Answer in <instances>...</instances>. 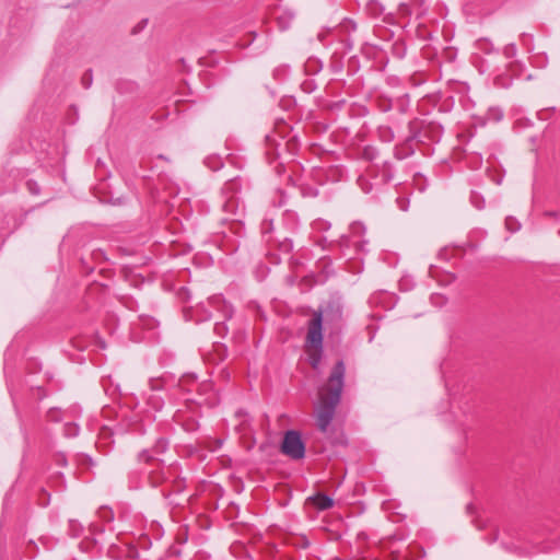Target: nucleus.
<instances>
[{
    "mask_svg": "<svg viewBox=\"0 0 560 560\" xmlns=\"http://www.w3.org/2000/svg\"><path fill=\"white\" fill-rule=\"evenodd\" d=\"M482 155L477 152H472L466 155L467 166L471 170H479L482 165Z\"/></svg>",
    "mask_w": 560,
    "mask_h": 560,
    "instance_id": "obj_29",
    "label": "nucleus"
},
{
    "mask_svg": "<svg viewBox=\"0 0 560 560\" xmlns=\"http://www.w3.org/2000/svg\"><path fill=\"white\" fill-rule=\"evenodd\" d=\"M93 83V71L92 69H88L81 78V84L84 89H90Z\"/></svg>",
    "mask_w": 560,
    "mask_h": 560,
    "instance_id": "obj_51",
    "label": "nucleus"
},
{
    "mask_svg": "<svg viewBox=\"0 0 560 560\" xmlns=\"http://www.w3.org/2000/svg\"><path fill=\"white\" fill-rule=\"evenodd\" d=\"M346 365L343 360H338L328 377L327 397L320 405L336 409L341 400V394L345 386Z\"/></svg>",
    "mask_w": 560,
    "mask_h": 560,
    "instance_id": "obj_5",
    "label": "nucleus"
},
{
    "mask_svg": "<svg viewBox=\"0 0 560 560\" xmlns=\"http://www.w3.org/2000/svg\"><path fill=\"white\" fill-rule=\"evenodd\" d=\"M28 144L19 141L18 143H13L10 148V158L4 164L3 173L7 175V178L2 179L3 182V190H16L18 182L24 179L27 176L28 168L26 167L23 160L30 155L27 149Z\"/></svg>",
    "mask_w": 560,
    "mask_h": 560,
    "instance_id": "obj_3",
    "label": "nucleus"
},
{
    "mask_svg": "<svg viewBox=\"0 0 560 560\" xmlns=\"http://www.w3.org/2000/svg\"><path fill=\"white\" fill-rule=\"evenodd\" d=\"M10 228H12V220L5 219V214L2 218L0 230L5 231L7 234H1L0 237L2 238L1 245L5 242V238L11 234Z\"/></svg>",
    "mask_w": 560,
    "mask_h": 560,
    "instance_id": "obj_49",
    "label": "nucleus"
},
{
    "mask_svg": "<svg viewBox=\"0 0 560 560\" xmlns=\"http://www.w3.org/2000/svg\"><path fill=\"white\" fill-rule=\"evenodd\" d=\"M290 72V66L289 65H280L272 71V77L275 80L282 82L287 79Z\"/></svg>",
    "mask_w": 560,
    "mask_h": 560,
    "instance_id": "obj_34",
    "label": "nucleus"
},
{
    "mask_svg": "<svg viewBox=\"0 0 560 560\" xmlns=\"http://www.w3.org/2000/svg\"><path fill=\"white\" fill-rule=\"evenodd\" d=\"M292 131V128L283 120L279 119L275 122L272 133L265 137V154L268 163L271 165L280 158L279 147L280 140H283Z\"/></svg>",
    "mask_w": 560,
    "mask_h": 560,
    "instance_id": "obj_6",
    "label": "nucleus"
},
{
    "mask_svg": "<svg viewBox=\"0 0 560 560\" xmlns=\"http://www.w3.org/2000/svg\"><path fill=\"white\" fill-rule=\"evenodd\" d=\"M208 304L210 307L214 308L217 312H219L223 318V320L215 322L213 331L214 334L220 337L224 338L226 337L229 332V327L226 325V320L231 319L234 314L233 306L228 303L221 295H213L208 300Z\"/></svg>",
    "mask_w": 560,
    "mask_h": 560,
    "instance_id": "obj_9",
    "label": "nucleus"
},
{
    "mask_svg": "<svg viewBox=\"0 0 560 560\" xmlns=\"http://www.w3.org/2000/svg\"><path fill=\"white\" fill-rule=\"evenodd\" d=\"M139 477V474L133 471V472H130L129 474V487L130 488H135V489H139L141 488L142 486L137 481V478Z\"/></svg>",
    "mask_w": 560,
    "mask_h": 560,
    "instance_id": "obj_62",
    "label": "nucleus"
},
{
    "mask_svg": "<svg viewBox=\"0 0 560 560\" xmlns=\"http://www.w3.org/2000/svg\"><path fill=\"white\" fill-rule=\"evenodd\" d=\"M212 318L211 311L203 304H200L199 307L196 310V317L194 320L199 324L202 322L210 320Z\"/></svg>",
    "mask_w": 560,
    "mask_h": 560,
    "instance_id": "obj_30",
    "label": "nucleus"
},
{
    "mask_svg": "<svg viewBox=\"0 0 560 560\" xmlns=\"http://www.w3.org/2000/svg\"><path fill=\"white\" fill-rule=\"evenodd\" d=\"M377 137L382 142L389 143L395 139V132L389 126H380L377 128Z\"/></svg>",
    "mask_w": 560,
    "mask_h": 560,
    "instance_id": "obj_26",
    "label": "nucleus"
},
{
    "mask_svg": "<svg viewBox=\"0 0 560 560\" xmlns=\"http://www.w3.org/2000/svg\"><path fill=\"white\" fill-rule=\"evenodd\" d=\"M147 25H148V19H143L136 26H133L131 33L135 35L139 34L140 32H142L145 28Z\"/></svg>",
    "mask_w": 560,
    "mask_h": 560,
    "instance_id": "obj_64",
    "label": "nucleus"
},
{
    "mask_svg": "<svg viewBox=\"0 0 560 560\" xmlns=\"http://www.w3.org/2000/svg\"><path fill=\"white\" fill-rule=\"evenodd\" d=\"M360 68V65H359V58L357 56H352L349 60H348V74H354L358 72Z\"/></svg>",
    "mask_w": 560,
    "mask_h": 560,
    "instance_id": "obj_52",
    "label": "nucleus"
},
{
    "mask_svg": "<svg viewBox=\"0 0 560 560\" xmlns=\"http://www.w3.org/2000/svg\"><path fill=\"white\" fill-rule=\"evenodd\" d=\"M278 247L282 253H290L293 249V242L288 236L277 237Z\"/></svg>",
    "mask_w": 560,
    "mask_h": 560,
    "instance_id": "obj_38",
    "label": "nucleus"
},
{
    "mask_svg": "<svg viewBox=\"0 0 560 560\" xmlns=\"http://www.w3.org/2000/svg\"><path fill=\"white\" fill-rule=\"evenodd\" d=\"M442 58L447 62H453L456 58V50L454 48H445L442 52Z\"/></svg>",
    "mask_w": 560,
    "mask_h": 560,
    "instance_id": "obj_56",
    "label": "nucleus"
},
{
    "mask_svg": "<svg viewBox=\"0 0 560 560\" xmlns=\"http://www.w3.org/2000/svg\"><path fill=\"white\" fill-rule=\"evenodd\" d=\"M229 232L237 237H243L245 235L244 223L240 219H231L229 223Z\"/></svg>",
    "mask_w": 560,
    "mask_h": 560,
    "instance_id": "obj_27",
    "label": "nucleus"
},
{
    "mask_svg": "<svg viewBox=\"0 0 560 560\" xmlns=\"http://www.w3.org/2000/svg\"><path fill=\"white\" fill-rule=\"evenodd\" d=\"M257 34L256 32H248L242 39H241V46L243 48L249 47L254 40L256 39Z\"/></svg>",
    "mask_w": 560,
    "mask_h": 560,
    "instance_id": "obj_53",
    "label": "nucleus"
},
{
    "mask_svg": "<svg viewBox=\"0 0 560 560\" xmlns=\"http://www.w3.org/2000/svg\"><path fill=\"white\" fill-rule=\"evenodd\" d=\"M475 510H476V506L474 503H469L467 505V512L471 515H474L471 522L475 524V526L477 527V529L479 530H482L487 527V524H488V521L487 520H481L479 515H475Z\"/></svg>",
    "mask_w": 560,
    "mask_h": 560,
    "instance_id": "obj_31",
    "label": "nucleus"
},
{
    "mask_svg": "<svg viewBox=\"0 0 560 560\" xmlns=\"http://www.w3.org/2000/svg\"><path fill=\"white\" fill-rule=\"evenodd\" d=\"M431 302L435 306L442 307L443 305L446 304L447 299L444 295H442V294H432L431 295Z\"/></svg>",
    "mask_w": 560,
    "mask_h": 560,
    "instance_id": "obj_58",
    "label": "nucleus"
},
{
    "mask_svg": "<svg viewBox=\"0 0 560 560\" xmlns=\"http://www.w3.org/2000/svg\"><path fill=\"white\" fill-rule=\"evenodd\" d=\"M168 440L166 438H159L151 448H144L138 453V462L144 464H163L164 460L158 458V455L165 453L168 448Z\"/></svg>",
    "mask_w": 560,
    "mask_h": 560,
    "instance_id": "obj_11",
    "label": "nucleus"
},
{
    "mask_svg": "<svg viewBox=\"0 0 560 560\" xmlns=\"http://www.w3.org/2000/svg\"><path fill=\"white\" fill-rule=\"evenodd\" d=\"M107 260L108 258L106 253L102 248H94L89 253L88 256L82 255L79 258L80 271L88 276L93 272L96 265H101Z\"/></svg>",
    "mask_w": 560,
    "mask_h": 560,
    "instance_id": "obj_14",
    "label": "nucleus"
},
{
    "mask_svg": "<svg viewBox=\"0 0 560 560\" xmlns=\"http://www.w3.org/2000/svg\"><path fill=\"white\" fill-rule=\"evenodd\" d=\"M97 514L104 522H112L114 520V512L108 506H101L97 511Z\"/></svg>",
    "mask_w": 560,
    "mask_h": 560,
    "instance_id": "obj_47",
    "label": "nucleus"
},
{
    "mask_svg": "<svg viewBox=\"0 0 560 560\" xmlns=\"http://www.w3.org/2000/svg\"><path fill=\"white\" fill-rule=\"evenodd\" d=\"M342 68H343V62H342L341 58H335V56H334L331 63H330L331 71L335 73H338L342 70Z\"/></svg>",
    "mask_w": 560,
    "mask_h": 560,
    "instance_id": "obj_59",
    "label": "nucleus"
},
{
    "mask_svg": "<svg viewBox=\"0 0 560 560\" xmlns=\"http://www.w3.org/2000/svg\"><path fill=\"white\" fill-rule=\"evenodd\" d=\"M470 185L472 186L469 198L471 206L477 210H483L486 208V198L485 195L479 191V188L485 186L482 176H472L470 178Z\"/></svg>",
    "mask_w": 560,
    "mask_h": 560,
    "instance_id": "obj_17",
    "label": "nucleus"
},
{
    "mask_svg": "<svg viewBox=\"0 0 560 560\" xmlns=\"http://www.w3.org/2000/svg\"><path fill=\"white\" fill-rule=\"evenodd\" d=\"M382 182L388 183L394 178V167L393 164L388 161H385L382 165Z\"/></svg>",
    "mask_w": 560,
    "mask_h": 560,
    "instance_id": "obj_35",
    "label": "nucleus"
},
{
    "mask_svg": "<svg viewBox=\"0 0 560 560\" xmlns=\"http://www.w3.org/2000/svg\"><path fill=\"white\" fill-rule=\"evenodd\" d=\"M487 236H488V232L486 230L475 229V230H472L469 233L468 241H467V248L466 249H460V248H455V249L443 248V249H441L439 252V257L441 259L450 260L453 256H456L459 253H462L463 255H465L467 250H470L471 253H475V252H477L480 242L486 241Z\"/></svg>",
    "mask_w": 560,
    "mask_h": 560,
    "instance_id": "obj_10",
    "label": "nucleus"
},
{
    "mask_svg": "<svg viewBox=\"0 0 560 560\" xmlns=\"http://www.w3.org/2000/svg\"><path fill=\"white\" fill-rule=\"evenodd\" d=\"M203 162L211 171H219L223 166V161L219 155H209Z\"/></svg>",
    "mask_w": 560,
    "mask_h": 560,
    "instance_id": "obj_32",
    "label": "nucleus"
},
{
    "mask_svg": "<svg viewBox=\"0 0 560 560\" xmlns=\"http://www.w3.org/2000/svg\"><path fill=\"white\" fill-rule=\"evenodd\" d=\"M240 189V184L237 178H233L228 180L223 188L222 192L225 196V199L222 203L223 211L233 215L237 214L240 209L238 199L235 197L236 191Z\"/></svg>",
    "mask_w": 560,
    "mask_h": 560,
    "instance_id": "obj_12",
    "label": "nucleus"
},
{
    "mask_svg": "<svg viewBox=\"0 0 560 560\" xmlns=\"http://www.w3.org/2000/svg\"><path fill=\"white\" fill-rule=\"evenodd\" d=\"M24 185L32 196H38L40 194V185L36 180L27 178Z\"/></svg>",
    "mask_w": 560,
    "mask_h": 560,
    "instance_id": "obj_44",
    "label": "nucleus"
},
{
    "mask_svg": "<svg viewBox=\"0 0 560 560\" xmlns=\"http://www.w3.org/2000/svg\"><path fill=\"white\" fill-rule=\"evenodd\" d=\"M407 52L406 44L402 40H396L392 47V54L397 59H404Z\"/></svg>",
    "mask_w": 560,
    "mask_h": 560,
    "instance_id": "obj_33",
    "label": "nucleus"
},
{
    "mask_svg": "<svg viewBox=\"0 0 560 560\" xmlns=\"http://www.w3.org/2000/svg\"><path fill=\"white\" fill-rule=\"evenodd\" d=\"M408 131L416 136L418 150L423 155L433 153L431 144L440 142L443 135L441 124L433 120H411L408 124Z\"/></svg>",
    "mask_w": 560,
    "mask_h": 560,
    "instance_id": "obj_4",
    "label": "nucleus"
},
{
    "mask_svg": "<svg viewBox=\"0 0 560 560\" xmlns=\"http://www.w3.org/2000/svg\"><path fill=\"white\" fill-rule=\"evenodd\" d=\"M316 245L334 254L338 253V255L342 257L347 256L346 249L350 246V240L347 236H341L338 241L329 242L325 236H323L316 241Z\"/></svg>",
    "mask_w": 560,
    "mask_h": 560,
    "instance_id": "obj_16",
    "label": "nucleus"
},
{
    "mask_svg": "<svg viewBox=\"0 0 560 560\" xmlns=\"http://www.w3.org/2000/svg\"><path fill=\"white\" fill-rule=\"evenodd\" d=\"M313 225H314V229H316L318 231H327L330 229V223L328 221H325L322 219L314 221Z\"/></svg>",
    "mask_w": 560,
    "mask_h": 560,
    "instance_id": "obj_60",
    "label": "nucleus"
},
{
    "mask_svg": "<svg viewBox=\"0 0 560 560\" xmlns=\"http://www.w3.org/2000/svg\"><path fill=\"white\" fill-rule=\"evenodd\" d=\"M440 372L444 381L447 394L452 398V402L448 404L451 407L450 411L444 412L440 410V413L443 415V420L447 423L463 424L454 410V402L456 401L458 404V409L463 415H466L467 410L469 409L468 404L474 399L471 396L474 385L464 383L463 378L459 381L458 371L455 369L454 363L450 360H444L440 364Z\"/></svg>",
    "mask_w": 560,
    "mask_h": 560,
    "instance_id": "obj_2",
    "label": "nucleus"
},
{
    "mask_svg": "<svg viewBox=\"0 0 560 560\" xmlns=\"http://www.w3.org/2000/svg\"><path fill=\"white\" fill-rule=\"evenodd\" d=\"M358 183L359 185L361 186L362 190L365 192V194H369L371 190H372V184H370L365 178H363L362 176L359 177L358 179Z\"/></svg>",
    "mask_w": 560,
    "mask_h": 560,
    "instance_id": "obj_63",
    "label": "nucleus"
},
{
    "mask_svg": "<svg viewBox=\"0 0 560 560\" xmlns=\"http://www.w3.org/2000/svg\"><path fill=\"white\" fill-rule=\"evenodd\" d=\"M366 10L370 15L377 18L383 14L385 8L378 0H369L366 2Z\"/></svg>",
    "mask_w": 560,
    "mask_h": 560,
    "instance_id": "obj_28",
    "label": "nucleus"
},
{
    "mask_svg": "<svg viewBox=\"0 0 560 560\" xmlns=\"http://www.w3.org/2000/svg\"><path fill=\"white\" fill-rule=\"evenodd\" d=\"M413 183H415V186L416 188L420 191V192H423L427 187H428V180L427 178L420 174V173H417L413 177Z\"/></svg>",
    "mask_w": 560,
    "mask_h": 560,
    "instance_id": "obj_46",
    "label": "nucleus"
},
{
    "mask_svg": "<svg viewBox=\"0 0 560 560\" xmlns=\"http://www.w3.org/2000/svg\"><path fill=\"white\" fill-rule=\"evenodd\" d=\"M212 383L209 381H205L197 384L196 392L199 397H203L207 396L210 392H212Z\"/></svg>",
    "mask_w": 560,
    "mask_h": 560,
    "instance_id": "obj_42",
    "label": "nucleus"
},
{
    "mask_svg": "<svg viewBox=\"0 0 560 560\" xmlns=\"http://www.w3.org/2000/svg\"><path fill=\"white\" fill-rule=\"evenodd\" d=\"M165 377L149 380L150 392L144 394L145 404L155 412L162 411L165 406V399L168 398Z\"/></svg>",
    "mask_w": 560,
    "mask_h": 560,
    "instance_id": "obj_8",
    "label": "nucleus"
},
{
    "mask_svg": "<svg viewBox=\"0 0 560 560\" xmlns=\"http://www.w3.org/2000/svg\"><path fill=\"white\" fill-rule=\"evenodd\" d=\"M343 301L342 296L335 292L324 301L317 311L313 312L307 323V332L305 346L308 348H323L324 342V323L328 326L337 327L342 322Z\"/></svg>",
    "mask_w": 560,
    "mask_h": 560,
    "instance_id": "obj_1",
    "label": "nucleus"
},
{
    "mask_svg": "<svg viewBox=\"0 0 560 560\" xmlns=\"http://www.w3.org/2000/svg\"><path fill=\"white\" fill-rule=\"evenodd\" d=\"M323 62L318 58L310 57L304 63V71L307 75H314L320 72Z\"/></svg>",
    "mask_w": 560,
    "mask_h": 560,
    "instance_id": "obj_24",
    "label": "nucleus"
},
{
    "mask_svg": "<svg viewBox=\"0 0 560 560\" xmlns=\"http://www.w3.org/2000/svg\"><path fill=\"white\" fill-rule=\"evenodd\" d=\"M300 148V140L296 135H293L290 137L285 142V149L291 154L294 155L299 151Z\"/></svg>",
    "mask_w": 560,
    "mask_h": 560,
    "instance_id": "obj_39",
    "label": "nucleus"
},
{
    "mask_svg": "<svg viewBox=\"0 0 560 560\" xmlns=\"http://www.w3.org/2000/svg\"><path fill=\"white\" fill-rule=\"evenodd\" d=\"M410 107L409 94H404L394 100V108L400 114H406Z\"/></svg>",
    "mask_w": 560,
    "mask_h": 560,
    "instance_id": "obj_25",
    "label": "nucleus"
},
{
    "mask_svg": "<svg viewBox=\"0 0 560 560\" xmlns=\"http://www.w3.org/2000/svg\"><path fill=\"white\" fill-rule=\"evenodd\" d=\"M52 460L54 463L57 465V466H60V467H66L68 465V459H67V456L65 453L62 452H57L54 454V457H52Z\"/></svg>",
    "mask_w": 560,
    "mask_h": 560,
    "instance_id": "obj_54",
    "label": "nucleus"
},
{
    "mask_svg": "<svg viewBox=\"0 0 560 560\" xmlns=\"http://www.w3.org/2000/svg\"><path fill=\"white\" fill-rule=\"evenodd\" d=\"M152 466L151 469L144 470L143 474L147 477L148 483L152 488H158L162 486L164 482H166L171 477L174 476L175 468L168 467L167 469L164 468L163 464H149Z\"/></svg>",
    "mask_w": 560,
    "mask_h": 560,
    "instance_id": "obj_13",
    "label": "nucleus"
},
{
    "mask_svg": "<svg viewBox=\"0 0 560 560\" xmlns=\"http://www.w3.org/2000/svg\"><path fill=\"white\" fill-rule=\"evenodd\" d=\"M374 103L376 105V108L382 113H388L394 108V98L383 93L377 94L374 97Z\"/></svg>",
    "mask_w": 560,
    "mask_h": 560,
    "instance_id": "obj_23",
    "label": "nucleus"
},
{
    "mask_svg": "<svg viewBox=\"0 0 560 560\" xmlns=\"http://www.w3.org/2000/svg\"><path fill=\"white\" fill-rule=\"evenodd\" d=\"M185 489H186V479L184 477H180L177 475V476H174V478L172 480V490L167 491V490L163 489L161 491V493L164 499H168L172 493L178 494V493H182Z\"/></svg>",
    "mask_w": 560,
    "mask_h": 560,
    "instance_id": "obj_22",
    "label": "nucleus"
},
{
    "mask_svg": "<svg viewBox=\"0 0 560 560\" xmlns=\"http://www.w3.org/2000/svg\"><path fill=\"white\" fill-rule=\"evenodd\" d=\"M465 10L471 14H481L485 8L479 4V0H468Z\"/></svg>",
    "mask_w": 560,
    "mask_h": 560,
    "instance_id": "obj_41",
    "label": "nucleus"
},
{
    "mask_svg": "<svg viewBox=\"0 0 560 560\" xmlns=\"http://www.w3.org/2000/svg\"><path fill=\"white\" fill-rule=\"evenodd\" d=\"M305 504L315 509L316 511H326L334 506L335 501L330 495L324 492H317L308 497Z\"/></svg>",
    "mask_w": 560,
    "mask_h": 560,
    "instance_id": "obj_18",
    "label": "nucleus"
},
{
    "mask_svg": "<svg viewBox=\"0 0 560 560\" xmlns=\"http://www.w3.org/2000/svg\"><path fill=\"white\" fill-rule=\"evenodd\" d=\"M417 149L418 144L416 136L409 131V135L394 147L393 153L395 159L402 161L413 155Z\"/></svg>",
    "mask_w": 560,
    "mask_h": 560,
    "instance_id": "obj_15",
    "label": "nucleus"
},
{
    "mask_svg": "<svg viewBox=\"0 0 560 560\" xmlns=\"http://www.w3.org/2000/svg\"><path fill=\"white\" fill-rule=\"evenodd\" d=\"M279 450L281 454L293 459L301 460L305 457L306 444L300 431L290 429L283 433Z\"/></svg>",
    "mask_w": 560,
    "mask_h": 560,
    "instance_id": "obj_7",
    "label": "nucleus"
},
{
    "mask_svg": "<svg viewBox=\"0 0 560 560\" xmlns=\"http://www.w3.org/2000/svg\"><path fill=\"white\" fill-rule=\"evenodd\" d=\"M197 378L195 373H186L178 378L174 387L178 388L183 394H190L196 389Z\"/></svg>",
    "mask_w": 560,
    "mask_h": 560,
    "instance_id": "obj_21",
    "label": "nucleus"
},
{
    "mask_svg": "<svg viewBox=\"0 0 560 560\" xmlns=\"http://www.w3.org/2000/svg\"><path fill=\"white\" fill-rule=\"evenodd\" d=\"M378 155V151L373 145H365L362 150V158L366 161H374Z\"/></svg>",
    "mask_w": 560,
    "mask_h": 560,
    "instance_id": "obj_43",
    "label": "nucleus"
},
{
    "mask_svg": "<svg viewBox=\"0 0 560 560\" xmlns=\"http://www.w3.org/2000/svg\"><path fill=\"white\" fill-rule=\"evenodd\" d=\"M50 200V198H48L47 200H45L44 202L42 203H38L36 206V208L38 207H42L44 206L45 203H47L48 201ZM35 209V207L28 209V210H22L20 212H18L16 210H11L9 211L8 213H5V219H10L12 220V228H10V233H14L20 226L23 225V223L25 222L27 215Z\"/></svg>",
    "mask_w": 560,
    "mask_h": 560,
    "instance_id": "obj_19",
    "label": "nucleus"
},
{
    "mask_svg": "<svg viewBox=\"0 0 560 560\" xmlns=\"http://www.w3.org/2000/svg\"><path fill=\"white\" fill-rule=\"evenodd\" d=\"M180 425L186 432H190V433L195 432L199 429V422L192 417H187V418L183 419V421L180 422Z\"/></svg>",
    "mask_w": 560,
    "mask_h": 560,
    "instance_id": "obj_36",
    "label": "nucleus"
},
{
    "mask_svg": "<svg viewBox=\"0 0 560 560\" xmlns=\"http://www.w3.org/2000/svg\"><path fill=\"white\" fill-rule=\"evenodd\" d=\"M57 67H59V62L54 61V62L50 65V67H49L48 71H47V73H46V77H45V80H46L47 82H49V83H50V82H52V81L55 80V74H56V72H57V71H56V68H57Z\"/></svg>",
    "mask_w": 560,
    "mask_h": 560,
    "instance_id": "obj_57",
    "label": "nucleus"
},
{
    "mask_svg": "<svg viewBox=\"0 0 560 560\" xmlns=\"http://www.w3.org/2000/svg\"><path fill=\"white\" fill-rule=\"evenodd\" d=\"M213 351L219 362L224 361L228 357V347L222 342H214Z\"/></svg>",
    "mask_w": 560,
    "mask_h": 560,
    "instance_id": "obj_37",
    "label": "nucleus"
},
{
    "mask_svg": "<svg viewBox=\"0 0 560 560\" xmlns=\"http://www.w3.org/2000/svg\"><path fill=\"white\" fill-rule=\"evenodd\" d=\"M80 427L74 422H67L63 425V435L66 438H75L79 435Z\"/></svg>",
    "mask_w": 560,
    "mask_h": 560,
    "instance_id": "obj_40",
    "label": "nucleus"
},
{
    "mask_svg": "<svg viewBox=\"0 0 560 560\" xmlns=\"http://www.w3.org/2000/svg\"><path fill=\"white\" fill-rule=\"evenodd\" d=\"M336 409H332L330 407H326L320 405L318 412H317V427L319 431L325 433L330 425L334 416H335Z\"/></svg>",
    "mask_w": 560,
    "mask_h": 560,
    "instance_id": "obj_20",
    "label": "nucleus"
},
{
    "mask_svg": "<svg viewBox=\"0 0 560 560\" xmlns=\"http://www.w3.org/2000/svg\"><path fill=\"white\" fill-rule=\"evenodd\" d=\"M18 417H19V422H20V432L22 434V438H23V443H24V453L26 452V450L30 447V444H31V440H30V434L24 425V422L22 420V418L20 417V415L18 413Z\"/></svg>",
    "mask_w": 560,
    "mask_h": 560,
    "instance_id": "obj_45",
    "label": "nucleus"
},
{
    "mask_svg": "<svg viewBox=\"0 0 560 560\" xmlns=\"http://www.w3.org/2000/svg\"><path fill=\"white\" fill-rule=\"evenodd\" d=\"M238 511H240V506H238L236 503L231 502V503L229 504V508H228V512H226V513H228V516H229L230 518H235V517H237Z\"/></svg>",
    "mask_w": 560,
    "mask_h": 560,
    "instance_id": "obj_61",
    "label": "nucleus"
},
{
    "mask_svg": "<svg viewBox=\"0 0 560 560\" xmlns=\"http://www.w3.org/2000/svg\"><path fill=\"white\" fill-rule=\"evenodd\" d=\"M316 88H317V84L312 79H307V80L303 81L301 84V89L307 94H311L312 92H314L316 90Z\"/></svg>",
    "mask_w": 560,
    "mask_h": 560,
    "instance_id": "obj_55",
    "label": "nucleus"
},
{
    "mask_svg": "<svg viewBox=\"0 0 560 560\" xmlns=\"http://www.w3.org/2000/svg\"><path fill=\"white\" fill-rule=\"evenodd\" d=\"M314 350V353L310 355V364L313 369H317L323 354V348L319 350L317 348H312Z\"/></svg>",
    "mask_w": 560,
    "mask_h": 560,
    "instance_id": "obj_48",
    "label": "nucleus"
},
{
    "mask_svg": "<svg viewBox=\"0 0 560 560\" xmlns=\"http://www.w3.org/2000/svg\"><path fill=\"white\" fill-rule=\"evenodd\" d=\"M46 419L50 422H60L61 421V410L59 408H50L46 412Z\"/></svg>",
    "mask_w": 560,
    "mask_h": 560,
    "instance_id": "obj_50",
    "label": "nucleus"
}]
</instances>
